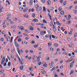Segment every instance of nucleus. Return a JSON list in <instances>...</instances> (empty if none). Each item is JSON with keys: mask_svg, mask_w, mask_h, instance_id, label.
Returning <instances> with one entry per match:
<instances>
[{"mask_svg": "<svg viewBox=\"0 0 77 77\" xmlns=\"http://www.w3.org/2000/svg\"><path fill=\"white\" fill-rule=\"evenodd\" d=\"M6 22V20H5L4 21V22L3 23V25H5V24H6V22Z\"/></svg>", "mask_w": 77, "mask_h": 77, "instance_id": "obj_46", "label": "nucleus"}, {"mask_svg": "<svg viewBox=\"0 0 77 77\" xmlns=\"http://www.w3.org/2000/svg\"><path fill=\"white\" fill-rule=\"evenodd\" d=\"M13 40V37H11L10 42L11 43V42H12V40Z\"/></svg>", "mask_w": 77, "mask_h": 77, "instance_id": "obj_47", "label": "nucleus"}, {"mask_svg": "<svg viewBox=\"0 0 77 77\" xmlns=\"http://www.w3.org/2000/svg\"><path fill=\"white\" fill-rule=\"evenodd\" d=\"M41 23H37L36 24V25L37 26H39L40 25H41Z\"/></svg>", "mask_w": 77, "mask_h": 77, "instance_id": "obj_42", "label": "nucleus"}, {"mask_svg": "<svg viewBox=\"0 0 77 77\" xmlns=\"http://www.w3.org/2000/svg\"><path fill=\"white\" fill-rule=\"evenodd\" d=\"M54 75L55 76V77H58V75H57L56 74V72H54Z\"/></svg>", "mask_w": 77, "mask_h": 77, "instance_id": "obj_10", "label": "nucleus"}, {"mask_svg": "<svg viewBox=\"0 0 77 77\" xmlns=\"http://www.w3.org/2000/svg\"><path fill=\"white\" fill-rule=\"evenodd\" d=\"M8 34H9V36H11L12 35H11V32H8Z\"/></svg>", "mask_w": 77, "mask_h": 77, "instance_id": "obj_59", "label": "nucleus"}, {"mask_svg": "<svg viewBox=\"0 0 77 77\" xmlns=\"http://www.w3.org/2000/svg\"><path fill=\"white\" fill-rule=\"evenodd\" d=\"M7 41L8 42H9L10 41V40H11V38H10V37L8 36L7 38Z\"/></svg>", "mask_w": 77, "mask_h": 77, "instance_id": "obj_7", "label": "nucleus"}, {"mask_svg": "<svg viewBox=\"0 0 77 77\" xmlns=\"http://www.w3.org/2000/svg\"><path fill=\"white\" fill-rule=\"evenodd\" d=\"M45 38H48L49 37V35H46L45 36Z\"/></svg>", "mask_w": 77, "mask_h": 77, "instance_id": "obj_44", "label": "nucleus"}, {"mask_svg": "<svg viewBox=\"0 0 77 77\" xmlns=\"http://www.w3.org/2000/svg\"><path fill=\"white\" fill-rule=\"evenodd\" d=\"M49 39L50 40H51V35H49Z\"/></svg>", "mask_w": 77, "mask_h": 77, "instance_id": "obj_50", "label": "nucleus"}, {"mask_svg": "<svg viewBox=\"0 0 77 77\" xmlns=\"http://www.w3.org/2000/svg\"><path fill=\"white\" fill-rule=\"evenodd\" d=\"M50 25L51 26H53V22H51L50 23Z\"/></svg>", "mask_w": 77, "mask_h": 77, "instance_id": "obj_48", "label": "nucleus"}, {"mask_svg": "<svg viewBox=\"0 0 77 77\" xmlns=\"http://www.w3.org/2000/svg\"><path fill=\"white\" fill-rule=\"evenodd\" d=\"M41 57V56H39L37 58L38 60H36L37 62H39V60H40V58Z\"/></svg>", "mask_w": 77, "mask_h": 77, "instance_id": "obj_9", "label": "nucleus"}, {"mask_svg": "<svg viewBox=\"0 0 77 77\" xmlns=\"http://www.w3.org/2000/svg\"><path fill=\"white\" fill-rule=\"evenodd\" d=\"M35 42L34 41H32L31 42V44H35Z\"/></svg>", "mask_w": 77, "mask_h": 77, "instance_id": "obj_54", "label": "nucleus"}, {"mask_svg": "<svg viewBox=\"0 0 77 77\" xmlns=\"http://www.w3.org/2000/svg\"><path fill=\"white\" fill-rule=\"evenodd\" d=\"M8 66H11V62H10L8 63Z\"/></svg>", "mask_w": 77, "mask_h": 77, "instance_id": "obj_32", "label": "nucleus"}, {"mask_svg": "<svg viewBox=\"0 0 77 77\" xmlns=\"http://www.w3.org/2000/svg\"><path fill=\"white\" fill-rule=\"evenodd\" d=\"M36 57V56H35V55H34V56H33V57H32V59L34 60H35V57Z\"/></svg>", "mask_w": 77, "mask_h": 77, "instance_id": "obj_41", "label": "nucleus"}, {"mask_svg": "<svg viewBox=\"0 0 77 77\" xmlns=\"http://www.w3.org/2000/svg\"><path fill=\"white\" fill-rule=\"evenodd\" d=\"M23 66H20V69L21 70L23 69Z\"/></svg>", "mask_w": 77, "mask_h": 77, "instance_id": "obj_36", "label": "nucleus"}, {"mask_svg": "<svg viewBox=\"0 0 77 77\" xmlns=\"http://www.w3.org/2000/svg\"><path fill=\"white\" fill-rule=\"evenodd\" d=\"M37 13L38 14H41V11L40 10H38L37 11Z\"/></svg>", "mask_w": 77, "mask_h": 77, "instance_id": "obj_22", "label": "nucleus"}, {"mask_svg": "<svg viewBox=\"0 0 77 77\" xmlns=\"http://www.w3.org/2000/svg\"><path fill=\"white\" fill-rule=\"evenodd\" d=\"M45 33V31H42L40 32V34L41 35H44Z\"/></svg>", "mask_w": 77, "mask_h": 77, "instance_id": "obj_3", "label": "nucleus"}, {"mask_svg": "<svg viewBox=\"0 0 77 77\" xmlns=\"http://www.w3.org/2000/svg\"><path fill=\"white\" fill-rule=\"evenodd\" d=\"M53 31H54V32L56 31V30H57V29H56V27H55V26H54V25H53Z\"/></svg>", "mask_w": 77, "mask_h": 77, "instance_id": "obj_6", "label": "nucleus"}, {"mask_svg": "<svg viewBox=\"0 0 77 77\" xmlns=\"http://www.w3.org/2000/svg\"><path fill=\"white\" fill-rule=\"evenodd\" d=\"M74 72V70H72L71 71V72L70 73V75H71V74H72V73H73V72Z\"/></svg>", "mask_w": 77, "mask_h": 77, "instance_id": "obj_19", "label": "nucleus"}, {"mask_svg": "<svg viewBox=\"0 0 77 77\" xmlns=\"http://www.w3.org/2000/svg\"><path fill=\"white\" fill-rule=\"evenodd\" d=\"M0 41H4V38H0Z\"/></svg>", "mask_w": 77, "mask_h": 77, "instance_id": "obj_26", "label": "nucleus"}, {"mask_svg": "<svg viewBox=\"0 0 77 77\" xmlns=\"http://www.w3.org/2000/svg\"><path fill=\"white\" fill-rule=\"evenodd\" d=\"M45 73H46V71L45 70L43 71L42 72V73L43 74H44Z\"/></svg>", "mask_w": 77, "mask_h": 77, "instance_id": "obj_15", "label": "nucleus"}, {"mask_svg": "<svg viewBox=\"0 0 77 77\" xmlns=\"http://www.w3.org/2000/svg\"><path fill=\"white\" fill-rule=\"evenodd\" d=\"M18 42H21V39L18 38L17 40Z\"/></svg>", "mask_w": 77, "mask_h": 77, "instance_id": "obj_35", "label": "nucleus"}, {"mask_svg": "<svg viewBox=\"0 0 77 77\" xmlns=\"http://www.w3.org/2000/svg\"><path fill=\"white\" fill-rule=\"evenodd\" d=\"M32 16L33 17H35V14H32Z\"/></svg>", "mask_w": 77, "mask_h": 77, "instance_id": "obj_60", "label": "nucleus"}, {"mask_svg": "<svg viewBox=\"0 0 77 77\" xmlns=\"http://www.w3.org/2000/svg\"><path fill=\"white\" fill-rule=\"evenodd\" d=\"M74 4H77V1H75L74 2Z\"/></svg>", "mask_w": 77, "mask_h": 77, "instance_id": "obj_61", "label": "nucleus"}, {"mask_svg": "<svg viewBox=\"0 0 77 77\" xmlns=\"http://www.w3.org/2000/svg\"><path fill=\"white\" fill-rule=\"evenodd\" d=\"M38 9L41 10L42 9V8L41 7H38Z\"/></svg>", "mask_w": 77, "mask_h": 77, "instance_id": "obj_56", "label": "nucleus"}, {"mask_svg": "<svg viewBox=\"0 0 77 77\" xmlns=\"http://www.w3.org/2000/svg\"><path fill=\"white\" fill-rule=\"evenodd\" d=\"M41 28L42 29V28H44V24H41Z\"/></svg>", "mask_w": 77, "mask_h": 77, "instance_id": "obj_16", "label": "nucleus"}, {"mask_svg": "<svg viewBox=\"0 0 77 77\" xmlns=\"http://www.w3.org/2000/svg\"><path fill=\"white\" fill-rule=\"evenodd\" d=\"M29 70H30L31 71H33V68H32V67H31L29 68Z\"/></svg>", "mask_w": 77, "mask_h": 77, "instance_id": "obj_13", "label": "nucleus"}, {"mask_svg": "<svg viewBox=\"0 0 77 77\" xmlns=\"http://www.w3.org/2000/svg\"><path fill=\"white\" fill-rule=\"evenodd\" d=\"M30 4H31V5H32V4H33V1H30Z\"/></svg>", "mask_w": 77, "mask_h": 77, "instance_id": "obj_49", "label": "nucleus"}, {"mask_svg": "<svg viewBox=\"0 0 77 77\" xmlns=\"http://www.w3.org/2000/svg\"><path fill=\"white\" fill-rule=\"evenodd\" d=\"M30 53H33V51H32V50H30Z\"/></svg>", "mask_w": 77, "mask_h": 77, "instance_id": "obj_58", "label": "nucleus"}, {"mask_svg": "<svg viewBox=\"0 0 77 77\" xmlns=\"http://www.w3.org/2000/svg\"><path fill=\"white\" fill-rule=\"evenodd\" d=\"M19 28V29H20L22 31V30H24V27L23 26H20L18 27Z\"/></svg>", "mask_w": 77, "mask_h": 77, "instance_id": "obj_2", "label": "nucleus"}, {"mask_svg": "<svg viewBox=\"0 0 77 77\" xmlns=\"http://www.w3.org/2000/svg\"><path fill=\"white\" fill-rule=\"evenodd\" d=\"M18 57V59L19 61H20V64L21 65H23V64H24V61L23 60L21 59H21H20V58H19V56H17V57Z\"/></svg>", "mask_w": 77, "mask_h": 77, "instance_id": "obj_1", "label": "nucleus"}, {"mask_svg": "<svg viewBox=\"0 0 77 77\" xmlns=\"http://www.w3.org/2000/svg\"><path fill=\"white\" fill-rule=\"evenodd\" d=\"M11 29H15V28H16V26H11Z\"/></svg>", "mask_w": 77, "mask_h": 77, "instance_id": "obj_21", "label": "nucleus"}, {"mask_svg": "<svg viewBox=\"0 0 77 77\" xmlns=\"http://www.w3.org/2000/svg\"><path fill=\"white\" fill-rule=\"evenodd\" d=\"M43 10L44 11H46L45 10V7H44L43 8Z\"/></svg>", "mask_w": 77, "mask_h": 77, "instance_id": "obj_51", "label": "nucleus"}, {"mask_svg": "<svg viewBox=\"0 0 77 77\" xmlns=\"http://www.w3.org/2000/svg\"><path fill=\"white\" fill-rule=\"evenodd\" d=\"M73 11L75 12V14H77V11L73 10Z\"/></svg>", "mask_w": 77, "mask_h": 77, "instance_id": "obj_52", "label": "nucleus"}, {"mask_svg": "<svg viewBox=\"0 0 77 77\" xmlns=\"http://www.w3.org/2000/svg\"><path fill=\"white\" fill-rule=\"evenodd\" d=\"M34 11V8H33L32 9L31 8H29V12H33V11Z\"/></svg>", "mask_w": 77, "mask_h": 77, "instance_id": "obj_4", "label": "nucleus"}, {"mask_svg": "<svg viewBox=\"0 0 77 77\" xmlns=\"http://www.w3.org/2000/svg\"><path fill=\"white\" fill-rule=\"evenodd\" d=\"M72 5L70 6L69 7V9H71V8H72Z\"/></svg>", "mask_w": 77, "mask_h": 77, "instance_id": "obj_63", "label": "nucleus"}, {"mask_svg": "<svg viewBox=\"0 0 77 77\" xmlns=\"http://www.w3.org/2000/svg\"><path fill=\"white\" fill-rule=\"evenodd\" d=\"M42 3H45V0H42Z\"/></svg>", "mask_w": 77, "mask_h": 77, "instance_id": "obj_64", "label": "nucleus"}, {"mask_svg": "<svg viewBox=\"0 0 77 77\" xmlns=\"http://www.w3.org/2000/svg\"><path fill=\"white\" fill-rule=\"evenodd\" d=\"M48 45L49 47H50V46L51 45V42H50L49 43H48Z\"/></svg>", "mask_w": 77, "mask_h": 77, "instance_id": "obj_20", "label": "nucleus"}, {"mask_svg": "<svg viewBox=\"0 0 77 77\" xmlns=\"http://www.w3.org/2000/svg\"><path fill=\"white\" fill-rule=\"evenodd\" d=\"M48 5H50V4H51V1H48Z\"/></svg>", "mask_w": 77, "mask_h": 77, "instance_id": "obj_28", "label": "nucleus"}, {"mask_svg": "<svg viewBox=\"0 0 77 77\" xmlns=\"http://www.w3.org/2000/svg\"><path fill=\"white\" fill-rule=\"evenodd\" d=\"M54 45L55 47H57L58 46V45L57 44L54 43Z\"/></svg>", "mask_w": 77, "mask_h": 77, "instance_id": "obj_38", "label": "nucleus"}, {"mask_svg": "<svg viewBox=\"0 0 77 77\" xmlns=\"http://www.w3.org/2000/svg\"><path fill=\"white\" fill-rule=\"evenodd\" d=\"M4 72V70H1L0 71V73L2 74V73H3Z\"/></svg>", "mask_w": 77, "mask_h": 77, "instance_id": "obj_23", "label": "nucleus"}, {"mask_svg": "<svg viewBox=\"0 0 77 77\" xmlns=\"http://www.w3.org/2000/svg\"><path fill=\"white\" fill-rule=\"evenodd\" d=\"M74 62H75V61L73 60V62L70 63V67L72 68L73 66V65L74 63Z\"/></svg>", "mask_w": 77, "mask_h": 77, "instance_id": "obj_5", "label": "nucleus"}, {"mask_svg": "<svg viewBox=\"0 0 77 77\" xmlns=\"http://www.w3.org/2000/svg\"><path fill=\"white\" fill-rule=\"evenodd\" d=\"M58 10L59 11H61V10H62V8H60L59 9H58Z\"/></svg>", "mask_w": 77, "mask_h": 77, "instance_id": "obj_62", "label": "nucleus"}, {"mask_svg": "<svg viewBox=\"0 0 77 77\" xmlns=\"http://www.w3.org/2000/svg\"><path fill=\"white\" fill-rule=\"evenodd\" d=\"M42 22L43 23H45V24H47V21L45 20H43L42 21Z\"/></svg>", "mask_w": 77, "mask_h": 77, "instance_id": "obj_14", "label": "nucleus"}, {"mask_svg": "<svg viewBox=\"0 0 77 77\" xmlns=\"http://www.w3.org/2000/svg\"><path fill=\"white\" fill-rule=\"evenodd\" d=\"M23 17L26 18L27 17H29V16L28 15V14H25L24 15Z\"/></svg>", "mask_w": 77, "mask_h": 77, "instance_id": "obj_18", "label": "nucleus"}, {"mask_svg": "<svg viewBox=\"0 0 77 77\" xmlns=\"http://www.w3.org/2000/svg\"><path fill=\"white\" fill-rule=\"evenodd\" d=\"M74 36V37L75 38H76V37H77V34L76 33L75 34Z\"/></svg>", "mask_w": 77, "mask_h": 77, "instance_id": "obj_55", "label": "nucleus"}, {"mask_svg": "<svg viewBox=\"0 0 77 77\" xmlns=\"http://www.w3.org/2000/svg\"><path fill=\"white\" fill-rule=\"evenodd\" d=\"M43 66H45V67H47V65L45 63L43 64Z\"/></svg>", "mask_w": 77, "mask_h": 77, "instance_id": "obj_27", "label": "nucleus"}, {"mask_svg": "<svg viewBox=\"0 0 77 77\" xmlns=\"http://www.w3.org/2000/svg\"><path fill=\"white\" fill-rule=\"evenodd\" d=\"M39 8V5H36L35 6V8Z\"/></svg>", "mask_w": 77, "mask_h": 77, "instance_id": "obj_53", "label": "nucleus"}, {"mask_svg": "<svg viewBox=\"0 0 77 77\" xmlns=\"http://www.w3.org/2000/svg\"><path fill=\"white\" fill-rule=\"evenodd\" d=\"M33 21H35V22H38V20L36 19H34L33 20Z\"/></svg>", "mask_w": 77, "mask_h": 77, "instance_id": "obj_12", "label": "nucleus"}, {"mask_svg": "<svg viewBox=\"0 0 77 77\" xmlns=\"http://www.w3.org/2000/svg\"><path fill=\"white\" fill-rule=\"evenodd\" d=\"M55 68H56L55 67H53L52 68V69L51 70V71H54V69H55Z\"/></svg>", "mask_w": 77, "mask_h": 77, "instance_id": "obj_30", "label": "nucleus"}, {"mask_svg": "<svg viewBox=\"0 0 77 77\" xmlns=\"http://www.w3.org/2000/svg\"><path fill=\"white\" fill-rule=\"evenodd\" d=\"M34 48H37L38 47V45H34Z\"/></svg>", "mask_w": 77, "mask_h": 77, "instance_id": "obj_39", "label": "nucleus"}, {"mask_svg": "<svg viewBox=\"0 0 77 77\" xmlns=\"http://www.w3.org/2000/svg\"><path fill=\"white\" fill-rule=\"evenodd\" d=\"M28 9H29L28 8H26L25 9H24L23 10V12H27V10H28Z\"/></svg>", "mask_w": 77, "mask_h": 77, "instance_id": "obj_8", "label": "nucleus"}, {"mask_svg": "<svg viewBox=\"0 0 77 77\" xmlns=\"http://www.w3.org/2000/svg\"><path fill=\"white\" fill-rule=\"evenodd\" d=\"M63 5H66V1H65L63 2Z\"/></svg>", "mask_w": 77, "mask_h": 77, "instance_id": "obj_29", "label": "nucleus"}, {"mask_svg": "<svg viewBox=\"0 0 77 77\" xmlns=\"http://www.w3.org/2000/svg\"><path fill=\"white\" fill-rule=\"evenodd\" d=\"M45 59L46 60H48L50 59V58L48 57H46Z\"/></svg>", "mask_w": 77, "mask_h": 77, "instance_id": "obj_31", "label": "nucleus"}, {"mask_svg": "<svg viewBox=\"0 0 77 77\" xmlns=\"http://www.w3.org/2000/svg\"><path fill=\"white\" fill-rule=\"evenodd\" d=\"M17 51L19 55H20V50H19V48H17Z\"/></svg>", "mask_w": 77, "mask_h": 77, "instance_id": "obj_17", "label": "nucleus"}, {"mask_svg": "<svg viewBox=\"0 0 77 77\" xmlns=\"http://www.w3.org/2000/svg\"><path fill=\"white\" fill-rule=\"evenodd\" d=\"M3 7L0 8V12H2V10H3Z\"/></svg>", "mask_w": 77, "mask_h": 77, "instance_id": "obj_24", "label": "nucleus"}, {"mask_svg": "<svg viewBox=\"0 0 77 77\" xmlns=\"http://www.w3.org/2000/svg\"><path fill=\"white\" fill-rule=\"evenodd\" d=\"M52 37L53 39H54V38H55V36L53 35H52Z\"/></svg>", "mask_w": 77, "mask_h": 77, "instance_id": "obj_43", "label": "nucleus"}, {"mask_svg": "<svg viewBox=\"0 0 77 77\" xmlns=\"http://www.w3.org/2000/svg\"><path fill=\"white\" fill-rule=\"evenodd\" d=\"M72 60L71 58H70L69 60V62H71V61H72Z\"/></svg>", "mask_w": 77, "mask_h": 77, "instance_id": "obj_57", "label": "nucleus"}, {"mask_svg": "<svg viewBox=\"0 0 77 77\" xmlns=\"http://www.w3.org/2000/svg\"><path fill=\"white\" fill-rule=\"evenodd\" d=\"M10 23L12 25L13 24H14V22H13V21H11L10 22Z\"/></svg>", "mask_w": 77, "mask_h": 77, "instance_id": "obj_33", "label": "nucleus"}, {"mask_svg": "<svg viewBox=\"0 0 77 77\" xmlns=\"http://www.w3.org/2000/svg\"><path fill=\"white\" fill-rule=\"evenodd\" d=\"M13 20L14 21H15L17 20V18H15L13 19Z\"/></svg>", "mask_w": 77, "mask_h": 77, "instance_id": "obj_45", "label": "nucleus"}, {"mask_svg": "<svg viewBox=\"0 0 77 77\" xmlns=\"http://www.w3.org/2000/svg\"><path fill=\"white\" fill-rule=\"evenodd\" d=\"M30 30H31V31H32V30H33V28L32 26H30Z\"/></svg>", "mask_w": 77, "mask_h": 77, "instance_id": "obj_11", "label": "nucleus"}, {"mask_svg": "<svg viewBox=\"0 0 77 77\" xmlns=\"http://www.w3.org/2000/svg\"><path fill=\"white\" fill-rule=\"evenodd\" d=\"M67 40L68 41H71V38L69 37H68Z\"/></svg>", "mask_w": 77, "mask_h": 77, "instance_id": "obj_40", "label": "nucleus"}, {"mask_svg": "<svg viewBox=\"0 0 77 77\" xmlns=\"http://www.w3.org/2000/svg\"><path fill=\"white\" fill-rule=\"evenodd\" d=\"M14 44L16 47H17L18 44H17V42H14Z\"/></svg>", "mask_w": 77, "mask_h": 77, "instance_id": "obj_25", "label": "nucleus"}, {"mask_svg": "<svg viewBox=\"0 0 77 77\" xmlns=\"http://www.w3.org/2000/svg\"><path fill=\"white\" fill-rule=\"evenodd\" d=\"M67 24H71V21H69L67 22Z\"/></svg>", "mask_w": 77, "mask_h": 77, "instance_id": "obj_34", "label": "nucleus"}, {"mask_svg": "<svg viewBox=\"0 0 77 77\" xmlns=\"http://www.w3.org/2000/svg\"><path fill=\"white\" fill-rule=\"evenodd\" d=\"M61 14H62V15H63L64 14V12L63 11H62L60 12Z\"/></svg>", "mask_w": 77, "mask_h": 77, "instance_id": "obj_37", "label": "nucleus"}]
</instances>
